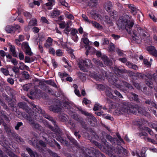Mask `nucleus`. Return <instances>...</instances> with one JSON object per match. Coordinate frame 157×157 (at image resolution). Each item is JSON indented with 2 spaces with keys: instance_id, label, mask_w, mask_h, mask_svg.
I'll return each mask as SVG.
<instances>
[{
  "instance_id": "obj_3",
  "label": "nucleus",
  "mask_w": 157,
  "mask_h": 157,
  "mask_svg": "<svg viewBox=\"0 0 157 157\" xmlns=\"http://www.w3.org/2000/svg\"><path fill=\"white\" fill-rule=\"evenodd\" d=\"M147 33L144 30L139 28L137 30L132 32L133 40L137 43H140L143 39H144L147 36Z\"/></svg>"
},
{
  "instance_id": "obj_60",
  "label": "nucleus",
  "mask_w": 157,
  "mask_h": 157,
  "mask_svg": "<svg viewBox=\"0 0 157 157\" xmlns=\"http://www.w3.org/2000/svg\"><path fill=\"white\" fill-rule=\"evenodd\" d=\"M15 44L18 46H20L21 45V41L18 39H15Z\"/></svg>"
},
{
  "instance_id": "obj_56",
  "label": "nucleus",
  "mask_w": 157,
  "mask_h": 157,
  "mask_svg": "<svg viewBox=\"0 0 157 157\" xmlns=\"http://www.w3.org/2000/svg\"><path fill=\"white\" fill-rule=\"evenodd\" d=\"M7 81L9 83H10L11 84H13L14 83L13 80L12 78H8V79H7Z\"/></svg>"
},
{
  "instance_id": "obj_13",
  "label": "nucleus",
  "mask_w": 157,
  "mask_h": 157,
  "mask_svg": "<svg viewBox=\"0 0 157 157\" xmlns=\"http://www.w3.org/2000/svg\"><path fill=\"white\" fill-rule=\"evenodd\" d=\"M60 14L59 11L57 10H54L51 13L50 15L52 17L54 18L58 16Z\"/></svg>"
},
{
  "instance_id": "obj_61",
  "label": "nucleus",
  "mask_w": 157,
  "mask_h": 157,
  "mask_svg": "<svg viewBox=\"0 0 157 157\" xmlns=\"http://www.w3.org/2000/svg\"><path fill=\"white\" fill-rule=\"evenodd\" d=\"M146 103H148L149 104H151L153 106L155 107V104L154 102H152L149 101H146Z\"/></svg>"
},
{
  "instance_id": "obj_34",
  "label": "nucleus",
  "mask_w": 157,
  "mask_h": 157,
  "mask_svg": "<svg viewBox=\"0 0 157 157\" xmlns=\"http://www.w3.org/2000/svg\"><path fill=\"white\" fill-rule=\"evenodd\" d=\"M149 17L154 22H157V19L155 17V16L153 14H150L149 15Z\"/></svg>"
},
{
  "instance_id": "obj_29",
  "label": "nucleus",
  "mask_w": 157,
  "mask_h": 157,
  "mask_svg": "<svg viewBox=\"0 0 157 157\" xmlns=\"http://www.w3.org/2000/svg\"><path fill=\"white\" fill-rule=\"evenodd\" d=\"M65 15L66 17L68 19H73L74 18L73 16L68 12H66L65 14Z\"/></svg>"
},
{
  "instance_id": "obj_63",
  "label": "nucleus",
  "mask_w": 157,
  "mask_h": 157,
  "mask_svg": "<svg viewBox=\"0 0 157 157\" xmlns=\"http://www.w3.org/2000/svg\"><path fill=\"white\" fill-rule=\"evenodd\" d=\"M41 20L43 22L46 23H47L48 22V20L45 17H42L41 18Z\"/></svg>"
},
{
  "instance_id": "obj_62",
  "label": "nucleus",
  "mask_w": 157,
  "mask_h": 157,
  "mask_svg": "<svg viewBox=\"0 0 157 157\" xmlns=\"http://www.w3.org/2000/svg\"><path fill=\"white\" fill-rule=\"evenodd\" d=\"M52 64H53V66L55 67H57V64L56 63L55 61V60L54 59H52Z\"/></svg>"
},
{
  "instance_id": "obj_35",
  "label": "nucleus",
  "mask_w": 157,
  "mask_h": 157,
  "mask_svg": "<svg viewBox=\"0 0 157 157\" xmlns=\"http://www.w3.org/2000/svg\"><path fill=\"white\" fill-rule=\"evenodd\" d=\"M24 16L27 18V19L30 18L31 17V15L29 13L27 12H23Z\"/></svg>"
},
{
  "instance_id": "obj_31",
  "label": "nucleus",
  "mask_w": 157,
  "mask_h": 157,
  "mask_svg": "<svg viewBox=\"0 0 157 157\" xmlns=\"http://www.w3.org/2000/svg\"><path fill=\"white\" fill-rule=\"evenodd\" d=\"M39 40L40 41H43L45 40V35L43 33H40L39 36Z\"/></svg>"
},
{
  "instance_id": "obj_8",
  "label": "nucleus",
  "mask_w": 157,
  "mask_h": 157,
  "mask_svg": "<svg viewBox=\"0 0 157 157\" xmlns=\"http://www.w3.org/2000/svg\"><path fill=\"white\" fill-rule=\"evenodd\" d=\"M88 75L92 78H94L97 80L101 81L102 78V76L101 77L100 76H98L97 75H96L94 72H89L88 73Z\"/></svg>"
},
{
  "instance_id": "obj_55",
  "label": "nucleus",
  "mask_w": 157,
  "mask_h": 157,
  "mask_svg": "<svg viewBox=\"0 0 157 157\" xmlns=\"http://www.w3.org/2000/svg\"><path fill=\"white\" fill-rule=\"evenodd\" d=\"M105 117L107 119H109L112 121L113 120V118L111 117L109 115H107L105 114Z\"/></svg>"
},
{
  "instance_id": "obj_64",
  "label": "nucleus",
  "mask_w": 157,
  "mask_h": 157,
  "mask_svg": "<svg viewBox=\"0 0 157 157\" xmlns=\"http://www.w3.org/2000/svg\"><path fill=\"white\" fill-rule=\"evenodd\" d=\"M75 94L78 96H80V92L78 89L75 90Z\"/></svg>"
},
{
  "instance_id": "obj_46",
  "label": "nucleus",
  "mask_w": 157,
  "mask_h": 157,
  "mask_svg": "<svg viewBox=\"0 0 157 157\" xmlns=\"http://www.w3.org/2000/svg\"><path fill=\"white\" fill-rule=\"evenodd\" d=\"M90 103V101L88 100L86 98H84L83 99V103L86 105Z\"/></svg>"
},
{
  "instance_id": "obj_41",
  "label": "nucleus",
  "mask_w": 157,
  "mask_h": 157,
  "mask_svg": "<svg viewBox=\"0 0 157 157\" xmlns=\"http://www.w3.org/2000/svg\"><path fill=\"white\" fill-rule=\"evenodd\" d=\"M82 40L84 43L86 44H88L89 43V41L87 37H82Z\"/></svg>"
},
{
  "instance_id": "obj_11",
  "label": "nucleus",
  "mask_w": 157,
  "mask_h": 157,
  "mask_svg": "<svg viewBox=\"0 0 157 157\" xmlns=\"http://www.w3.org/2000/svg\"><path fill=\"white\" fill-rule=\"evenodd\" d=\"M5 29L6 32L8 33H13L15 31L14 28H13L12 25L6 26L5 28Z\"/></svg>"
},
{
  "instance_id": "obj_5",
  "label": "nucleus",
  "mask_w": 157,
  "mask_h": 157,
  "mask_svg": "<svg viewBox=\"0 0 157 157\" xmlns=\"http://www.w3.org/2000/svg\"><path fill=\"white\" fill-rule=\"evenodd\" d=\"M33 106L34 108V110H35V112H37L38 113H41L42 114H43V116L44 117L52 120V119H50V117L49 116L44 114V112H42V109L40 108H39L35 105H33Z\"/></svg>"
},
{
  "instance_id": "obj_59",
  "label": "nucleus",
  "mask_w": 157,
  "mask_h": 157,
  "mask_svg": "<svg viewBox=\"0 0 157 157\" xmlns=\"http://www.w3.org/2000/svg\"><path fill=\"white\" fill-rule=\"evenodd\" d=\"M22 122H18L17 124V126L15 127V128L16 129L18 130V129L19 127L20 126L22 125Z\"/></svg>"
},
{
  "instance_id": "obj_24",
  "label": "nucleus",
  "mask_w": 157,
  "mask_h": 157,
  "mask_svg": "<svg viewBox=\"0 0 157 157\" xmlns=\"http://www.w3.org/2000/svg\"><path fill=\"white\" fill-rule=\"evenodd\" d=\"M91 23L93 26L98 29H101L102 28V27L100 25L95 21H91Z\"/></svg>"
},
{
  "instance_id": "obj_2",
  "label": "nucleus",
  "mask_w": 157,
  "mask_h": 157,
  "mask_svg": "<svg viewBox=\"0 0 157 157\" xmlns=\"http://www.w3.org/2000/svg\"><path fill=\"white\" fill-rule=\"evenodd\" d=\"M144 109L141 108H136L129 104H123L120 108L119 110L115 111V113L117 114H123L125 113H135L138 112L140 114H144Z\"/></svg>"
},
{
  "instance_id": "obj_36",
  "label": "nucleus",
  "mask_w": 157,
  "mask_h": 157,
  "mask_svg": "<svg viewBox=\"0 0 157 157\" xmlns=\"http://www.w3.org/2000/svg\"><path fill=\"white\" fill-rule=\"evenodd\" d=\"M59 27L61 28H64L67 26V23H66L64 21H62L59 24Z\"/></svg>"
},
{
  "instance_id": "obj_51",
  "label": "nucleus",
  "mask_w": 157,
  "mask_h": 157,
  "mask_svg": "<svg viewBox=\"0 0 157 157\" xmlns=\"http://www.w3.org/2000/svg\"><path fill=\"white\" fill-rule=\"evenodd\" d=\"M114 93L115 94H116L117 96H118L119 98H123L121 94L119 92H118V91H117V90H115L114 91Z\"/></svg>"
},
{
  "instance_id": "obj_28",
  "label": "nucleus",
  "mask_w": 157,
  "mask_h": 157,
  "mask_svg": "<svg viewBox=\"0 0 157 157\" xmlns=\"http://www.w3.org/2000/svg\"><path fill=\"white\" fill-rule=\"evenodd\" d=\"M101 106L99 104H96L94 105L93 110L94 111L98 110L101 109Z\"/></svg>"
},
{
  "instance_id": "obj_21",
  "label": "nucleus",
  "mask_w": 157,
  "mask_h": 157,
  "mask_svg": "<svg viewBox=\"0 0 157 157\" xmlns=\"http://www.w3.org/2000/svg\"><path fill=\"white\" fill-rule=\"evenodd\" d=\"M37 24V20L35 18L33 19L32 20H31L29 23L28 26V27L29 28V27L31 26H34Z\"/></svg>"
},
{
  "instance_id": "obj_23",
  "label": "nucleus",
  "mask_w": 157,
  "mask_h": 157,
  "mask_svg": "<svg viewBox=\"0 0 157 157\" xmlns=\"http://www.w3.org/2000/svg\"><path fill=\"white\" fill-rule=\"evenodd\" d=\"M101 59L107 65H110V64H109L110 62H109V60L106 56L105 55L102 56L101 57Z\"/></svg>"
},
{
  "instance_id": "obj_45",
  "label": "nucleus",
  "mask_w": 157,
  "mask_h": 157,
  "mask_svg": "<svg viewBox=\"0 0 157 157\" xmlns=\"http://www.w3.org/2000/svg\"><path fill=\"white\" fill-rule=\"evenodd\" d=\"M93 61L96 63L97 64L100 65L102 67L103 66V64L102 63L99 61H98L97 60L95 59H93Z\"/></svg>"
},
{
  "instance_id": "obj_19",
  "label": "nucleus",
  "mask_w": 157,
  "mask_h": 157,
  "mask_svg": "<svg viewBox=\"0 0 157 157\" xmlns=\"http://www.w3.org/2000/svg\"><path fill=\"white\" fill-rule=\"evenodd\" d=\"M50 109L53 111L58 112L60 111L59 109L58 108L57 106L56 105L54 106H51L50 107Z\"/></svg>"
},
{
  "instance_id": "obj_54",
  "label": "nucleus",
  "mask_w": 157,
  "mask_h": 157,
  "mask_svg": "<svg viewBox=\"0 0 157 157\" xmlns=\"http://www.w3.org/2000/svg\"><path fill=\"white\" fill-rule=\"evenodd\" d=\"M72 38L73 40L75 42H76L78 39V37L77 35L72 36Z\"/></svg>"
},
{
  "instance_id": "obj_15",
  "label": "nucleus",
  "mask_w": 157,
  "mask_h": 157,
  "mask_svg": "<svg viewBox=\"0 0 157 157\" xmlns=\"http://www.w3.org/2000/svg\"><path fill=\"white\" fill-rule=\"evenodd\" d=\"M27 119L29 121L30 124L33 125V126L34 128L39 129H40L41 128V126H40L38 124L34 123L33 122V120H31L30 119V118L28 117Z\"/></svg>"
},
{
  "instance_id": "obj_53",
  "label": "nucleus",
  "mask_w": 157,
  "mask_h": 157,
  "mask_svg": "<svg viewBox=\"0 0 157 157\" xmlns=\"http://www.w3.org/2000/svg\"><path fill=\"white\" fill-rule=\"evenodd\" d=\"M19 57L20 60H23L24 59V55L22 53L20 52L19 54Z\"/></svg>"
},
{
  "instance_id": "obj_30",
  "label": "nucleus",
  "mask_w": 157,
  "mask_h": 157,
  "mask_svg": "<svg viewBox=\"0 0 157 157\" xmlns=\"http://www.w3.org/2000/svg\"><path fill=\"white\" fill-rule=\"evenodd\" d=\"M21 47L23 49L25 50L29 47L28 43L27 42H23L21 44Z\"/></svg>"
},
{
  "instance_id": "obj_37",
  "label": "nucleus",
  "mask_w": 157,
  "mask_h": 157,
  "mask_svg": "<svg viewBox=\"0 0 157 157\" xmlns=\"http://www.w3.org/2000/svg\"><path fill=\"white\" fill-rule=\"evenodd\" d=\"M82 17L85 21L88 22L89 23H91V21H90L88 17L84 14H83L82 15Z\"/></svg>"
},
{
  "instance_id": "obj_18",
  "label": "nucleus",
  "mask_w": 157,
  "mask_h": 157,
  "mask_svg": "<svg viewBox=\"0 0 157 157\" xmlns=\"http://www.w3.org/2000/svg\"><path fill=\"white\" fill-rule=\"evenodd\" d=\"M126 65L129 68H132L134 70H137L138 69V67L136 65L133 64L129 62H127L126 63Z\"/></svg>"
},
{
  "instance_id": "obj_17",
  "label": "nucleus",
  "mask_w": 157,
  "mask_h": 157,
  "mask_svg": "<svg viewBox=\"0 0 157 157\" xmlns=\"http://www.w3.org/2000/svg\"><path fill=\"white\" fill-rule=\"evenodd\" d=\"M104 20L105 22L110 25H113L112 20L108 16H105Z\"/></svg>"
},
{
  "instance_id": "obj_7",
  "label": "nucleus",
  "mask_w": 157,
  "mask_h": 157,
  "mask_svg": "<svg viewBox=\"0 0 157 157\" xmlns=\"http://www.w3.org/2000/svg\"><path fill=\"white\" fill-rule=\"evenodd\" d=\"M147 50L150 54L153 56H157V51L153 46L148 47Z\"/></svg>"
},
{
  "instance_id": "obj_47",
  "label": "nucleus",
  "mask_w": 157,
  "mask_h": 157,
  "mask_svg": "<svg viewBox=\"0 0 157 157\" xmlns=\"http://www.w3.org/2000/svg\"><path fill=\"white\" fill-rule=\"evenodd\" d=\"M13 27L14 28L15 31H16V30H19L18 32H19L21 30V27L18 25H15L14 26H13Z\"/></svg>"
},
{
  "instance_id": "obj_39",
  "label": "nucleus",
  "mask_w": 157,
  "mask_h": 157,
  "mask_svg": "<svg viewBox=\"0 0 157 157\" xmlns=\"http://www.w3.org/2000/svg\"><path fill=\"white\" fill-rule=\"evenodd\" d=\"M25 52L26 54L29 55H31L32 54V52H31V49L29 47L25 49Z\"/></svg>"
},
{
  "instance_id": "obj_33",
  "label": "nucleus",
  "mask_w": 157,
  "mask_h": 157,
  "mask_svg": "<svg viewBox=\"0 0 157 157\" xmlns=\"http://www.w3.org/2000/svg\"><path fill=\"white\" fill-rule=\"evenodd\" d=\"M47 83L53 87H57V86L55 83L52 80H49L47 81Z\"/></svg>"
},
{
  "instance_id": "obj_49",
  "label": "nucleus",
  "mask_w": 157,
  "mask_h": 157,
  "mask_svg": "<svg viewBox=\"0 0 157 157\" xmlns=\"http://www.w3.org/2000/svg\"><path fill=\"white\" fill-rule=\"evenodd\" d=\"M23 75L26 79H28L29 78V75L28 72L26 71H24L23 73Z\"/></svg>"
},
{
  "instance_id": "obj_10",
  "label": "nucleus",
  "mask_w": 157,
  "mask_h": 157,
  "mask_svg": "<svg viewBox=\"0 0 157 157\" xmlns=\"http://www.w3.org/2000/svg\"><path fill=\"white\" fill-rule=\"evenodd\" d=\"M128 7L131 10L132 13L133 14H136L138 11L137 8L134 5L128 4Z\"/></svg>"
},
{
  "instance_id": "obj_26",
  "label": "nucleus",
  "mask_w": 157,
  "mask_h": 157,
  "mask_svg": "<svg viewBox=\"0 0 157 157\" xmlns=\"http://www.w3.org/2000/svg\"><path fill=\"white\" fill-rule=\"evenodd\" d=\"M55 4V2H53L52 1L50 2L48 1V2L47 3L45 4V5L47 6H50V7L48 8V9H52V6Z\"/></svg>"
},
{
  "instance_id": "obj_52",
  "label": "nucleus",
  "mask_w": 157,
  "mask_h": 157,
  "mask_svg": "<svg viewBox=\"0 0 157 157\" xmlns=\"http://www.w3.org/2000/svg\"><path fill=\"white\" fill-rule=\"evenodd\" d=\"M39 30V29L37 27H35L33 28V31L35 33H37Z\"/></svg>"
},
{
  "instance_id": "obj_44",
  "label": "nucleus",
  "mask_w": 157,
  "mask_h": 157,
  "mask_svg": "<svg viewBox=\"0 0 157 157\" xmlns=\"http://www.w3.org/2000/svg\"><path fill=\"white\" fill-rule=\"evenodd\" d=\"M1 71L6 75H8V71L6 69L2 68L1 69Z\"/></svg>"
},
{
  "instance_id": "obj_16",
  "label": "nucleus",
  "mask_w": 157,
  "mask_h": 157,
  "mask_svg": "<svg viewBox=\"0 0 157 157\" xmlns=\"http://www.w3.org/2000/svg\"><path fill=\"white\" fill-rule=\"evenodd\" d=\"M9 45L10 46V51L13 56L14 57H16L17 56L15 51V47L14 46L11 45L10 44H9Z\"/></svg>"
},
{
  "instance_id": "obj_38",
  "label": "nucleus",
  "mask_w": 157,
  "mask_h": 157,
  "mask_svg": "<svg viewBox=\"0 0 157 157\" xmlns=\"http://www.w3.org/2000/svg\"><path fill=\"white\" fill-rule=\"evenodd\" d=\"M56 54L58 56H63V53L61 50L58 49L56 51Z\"/></svg>"
},
{
  "instance_id": "obj_43",
  "label": "nucleus",
  "mask_w": 157,
  "mask_h": 157,
  "mask_svg": "<svg viewBox=\"0 0 157 157\" xmlns=\"http://www.w3.org/2000/svg\"><path fill=\"white\" fill-rule=\"evenodd\" d=\"M49 52L50 53L52 54L53 55H55L56 52L54 49L52 48H50L49 50Z\"/></svg>"
},
{
  "instance_id": "obj_57",
  "label": "nucleus",
  "mask_w": 157,
  "mask_h": 157,
  "mask_svg": "<svg viewBox=\"0 0 157 157\" xmlns=\"http://www.w3.org/2000/svg\"><path fill=\"white\" fill-rule=\"evenodd\" d=\"M11 62L14 65H16L17 64V61L14 59H12Z\"/></svg>"
},
{
  "instance_id": "obj_22",
  "label": "nucleus",
  "mask_w": 157,
  "mask_h": 157,
  "mask_svg": "<svg viewBox=\"0 0 157 157\" xmlns=\"http://www.w3.org/2000/svg\"><path fill=\"white\" fill-rule=\"evenodd\" d=\"M58 2L59 5H62L66 7L69 6L68 4L65 1V0H58Z\"/></svg>"
},
{
  "instance_id": "obj_6",
  "label": "nucleus",
  "mask_w": 157,
  "mask_h": 157,
  "mask_svg": "<svg viewBox=\"0 0 157 157\" xmlns=\"http://www.w3.org/2000/svg\"><path fill=\"white\" fill-rule=\"evenodd\" d=\"M139 136H144L143 137V139L146 141H149V142H151L152 143H153L154 144H156V142L154 140L151 139L147 136H146V135L147 134V133L145 132H141V133H139Z\"/></svg>"
},
{
  "instance_id": "obj_20",
  "label": "nucleus",
  "mask_w": 157,
  "mask_h": 157,
  "mask_svg": "<svg viewBox=\"0 0 157 157\" xmlns=\"http://www.w3.org/2000/svg\"><path fill=\"white\" fill-rule=\"evenodd\" d=\"M112 7V3L110 2H108L105 4V8L107 11L109 10Z\"/></svg>"
},
{
  "instance_id": "obj_48",
  "label": "nucleus",
  "mask_w": 157,
  "mask_h": 157,
  "mask_svg": "<svg viewBox=\"0 0 157 157\" xmlns=\"http://www.w3.org/2000/svg\"><path fill=\"white\" fill-rule=\"evenodd\" d=\"M78 33L77 30L75 29H73L71 32V33L72 35V36L76 35V34Z\"/></svg>"
},
{
  "instance_id": "obj_50",
  "label": "nucleus",
  "mask_w": 157,
  "mask_h": 157,
  "mask_svg": "<svg viewBox=\"0 0 157 157\" xmlns=\"http://www.w3.org/2000/svg\"><path fill=\"white\" fill-rule=\"evenodd\" d=\"M25 63H30L31 62L30 58L27 56H25Z\"/></svg>"
},
{
  "instance_id": "obj_12",
  "label": "nucleus",
  "mask_w": 157,
  "mask_h": 157,
  "mask_svg": "<svg viewBox=\"0 0 157 157\" xmlns=\"http://www.w3.org/2000/svg\"><path fill=\"white\" fill-rule=\"evenodd\" d=\"M82 113L85 114V115L89 116V117L92 120H93V121H96V119L95 118V117H94L93 115L90 113H88V112H86V111H84V110H82L81 111Z\"/></svg>"
},
{
  "instance_id": "obj_58",
  "label": "nucleus",
  "mask_w": 157,
  "mask_h": 157,
  "mask_svg": "<svg viewBox=\"0 0 157 157\" xmlns=\"http://www.w3.org/2000/svg\"><path fill=\"white\" fill-rule=\"evenodd\" d=\"M5 52L3 50H0V55L1 56L4 57L5 56Z\"/></svg>"
},
{
  "instance_id": "obj_1",
  "label": "nucleus",
  "mask_w": 157,
  "mask_h": 157,
  "mask_svg": "<svg viewBox=\"0 0 157 157\" xmlns=\"http://www.w3.org/2000/svg\"><path fill=\"white\" fill-rule=\"evenodd\" d=\"M119 29L125 28L129 33L131 32V28L133 25L132 22L130 21V17L128 15L124 14L121 16L116 22Z\"/></svg>"
},
{
  "instance_id": "obj_25",
  "label": "nucleus",
  "mask_w": 157,
  "mask_h": 157,
  "mask_svg": "<svg viewBox=\"0 0 157 157\" xmlns=\"http://www.w3.org/2000/svg\"><path fill=\"white\" fill-rule=\"evenodd\" d=\"M71 23L70 21H68L67 22V26L65 27V29L64 30L65 32L67 34L70 31V24Z\"/></svg>"
},
{
  "instance_id": "obj_9",
  "label": "nucleus",
  "mask_w": 157,
  "mask_h": 157,
  "mask_svg": "<svg viewBox=\"0 0 157 157\" xmlns=\"http://www.w3.org/2000/svg\"><path fill=\"white\" fill-rule=\"evenodd\" d=\"M53 40V39L50 37H48L44 44V47L46 48H48L52 46Z\"/></svg>"
},
{
  "instance_id": "obj_42",
  "label": "nucleus",
  "mask_w": 157,
  "mask_h": 157,
  "mask_svg": "<svg viewBox=\"0 0 157 157\" xmlns=\"http://www.w3.org/2000/svg\"><path fill=\"white\" fill-rule=\"evenodd\" d=\"M144 64L147 67H149L151 66V63L149 62L148 60L146 59H144Z\"/></svg>"
},
{
  "instance_id": "obj_4",
  "label": "nucleus",
  "mask_w": 157,
  "mask_h": 157,
  "mask_svg": "<svg viewBox=\"0 0 157 157\" xmlns=\"http://www.w3.org/2000/svg\"><path fill=\"white\" fill-rule=\"evenodd\" d=\"M79 67L80 69L83 70V67L82 65H85L86 67L90 66L91 65L90 61L89 59H86L85 60H82L79 63Z\"/></svg>"
},
{
  "instance_id": "obj_14",
  "label": "nucleus",
  "mask_w": 157,
  "mask_h": 157,
  "mask_svg": "<svg viewBox=\"0 0 157 157\" xmlns=\"http://www.w3.org/2000/svg\"><path fill=\"white\" fill-rule=\"evenodd\" d=\"M19 64V68L20 69L29 71V67L25 65L23 63H20Z\"/></svg>"
},
{
  "instance_id": "obj_32",
  "label": "nucleus",
  "mask_w": 157,
  "mask_h": 157,
  "mask_svg": "<svg viewBox=\"0 0 157 157\" xmlns=\"http://www.w3.org/2000/svg\"><path fill=\"white\" fill-rule=\"evenodd\" d=\"M58 75L59 77L61 78L63 77H66L68 76V75L65 72L60 73L59 72L58 73Z\"/></svg>"
},
{
  "instance_id": "obj_27",
  "label": "nucleus",
  "mask_w": 157,
  "mask_h": 157,
  "mask_svg": "<svg viewBox=\"0 0 157 157\" xmlns=\"http://www.w3.org/2000/svg\"><path fill=\"white\" fill-rule=\"evenodd\" d=\"M26 150L30 154L31 157H35V154H36V153H34L29 148H27Z\"/></svg>"
},
{
  "instance_id": "obj_40",
  "label": "nucleus",
  "mask_w": 157,
  "mask_h": 157,
  "mask_svg": "<svg viewBox=\"0 0 157 157\" xmlns=\"http://www.w3.org/2000/svg\"><path fill=\"white\" fill-rule=\"evenodd\" d=\"M106 95L109 97L111 98H113V96L112 94L110 91L109 90H106Z\"/></svg>"
}]
</instances>
